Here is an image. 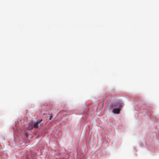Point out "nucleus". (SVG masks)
Segmentation results:
<instances>
[{
    "label": "nucleus",
    "instance_id": "1",
    "mask_svg": "<svg viewBox=\"0 0 159 159\" xmlns=\"http://www.w3.org/2000/svg\"><path fill=\"white\" fill-rule=\"evenodd\" d=\"M115 106L118 108H114L112 110V112L115 114H119L120 113V111L122 108L124 104L123 103L117 102L114 104Z\"/></svg>",
    "mask_w": 159,
    "mask_h": 159
},
{
    "label": "nucleus",
    "instance_id": "2",
    "mask_svg": "<svg viewBox=\"0 0 159 159\" xmlns=\"http://www.w3.org/2000/svg\"><path fill=\"white\" fill-rule=\"evenodd\" d=\"M42 121V120H39L37 122L35 123L33 125V126L35 128H38V125Z\"/></svg>",
    "mask_w": 159,
    "mask_h": 159
},
{
    "label": "nucleus",
    "instance_id": "3",
    "mask_svg": "<svg viewBox=\"0 0 159 159\" xmlns=\"http://www.w3.org/2000/svg\"><path fill=\"white\" fill-rule=\"evenodd\" d=\"M52 117H53V116L52 115H51L50 116V118H49V120H51V119H52Z\"/></svg>",
    "mask_w": 159,
    "mask_h": 159
},
{
    "label": "nucleus",
    "instance_id": "4",
    "mask_svg": "<svg viewBox=\"0 0 159 159\" xmlns=\"http://www.w3.org/2000/svg\"><path fill=\"white\" fill-rule=\"evenodd\" d=\"M25 136L26 137H28V134L27 133H25Z\"/></svg>",
    "mask_w": 159,
    "mask_h": 159
}]
</instances>
